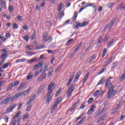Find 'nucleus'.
<instances>
[{
    "mask_svg": "<svg viewBox=\"0 0 125 125\" xmlns=\"http://www.w3.org/2000/svg\"><path fill=\"white\" fill-rule=\"evenodd\" d=\"M102 36H100L99 38V40L98 41V43H101V42H102Z\"/></svg>",
    "mask_w": 125,
    "mask_h": 125,
    "instance_id": "680f3d73",
    "label": "nucleus"
},
{
    "mask_svg": "<svg viewBox=\"0 0 125 125\" xmlns=\"http://www.w3.org/2000/svg\"><path fill=\"white\" fill-rule=\"evenodd\" d=\"M63 2H61L58 5V10L60 12H61V10H62V6H63Z\"/></svg>",
    "mask_w": 125,
    "mask_h": 125,
    "instance_id": "7c9ffc66",
    "label": "nucleus"
},
{
    "mask_svg": "<svg viewBox=\"0 0 125 125\" xmlns=\"http://www.w3.org/2000/svg\"><path fill=\"white\" fill-rule=\"evenodd\" d=\"M102 9H103V7L101 6H99V8L97 9L98 12H101L102 11Z\"/></svg>",
    "mask_w": 125,
    "mask_h": 125,
    "instance_id": "052dcab7",
    "label": "nucleus"
},
{
    "mask_svg": "<svg viewBox=\"0 0 125 125\" xmlns=\"http://www.w3.org/2000/svg\"><path fill=\"white\" fill-rule=\"evenodd\" d=\"M89 76V73H86L83 79V83H84L85 82H86V80L88 79V77Z\"/></svg>",
    "mask_w": 125,
    "mask_h": 125,
    "instance_id": "c756f323",
    "label": "nucleus"
},
{
    "mask_svg": "<svg viewBox=\"0 0 125 125\" xmlns=\"http://www.w3.org/2000/svg\"><path fill=\"white\" fill-rule=\"evenodd\" d=\"M77 107H78V102H77L76 103H74L72 104V106L70 109V112H72V111H75L76 109H77Z\"/></svg>",
    "mask_w": 125,
    "mask_h": 125,
    "instance_id": "412c9836",
    "label": "nucleus"
},
{
    "mask_svg": "<svg viewBox=\"0 0 125 125\" xmlns=\"http://www.w3.org/2000/svg\"><path fill=\"white\" fill-rule=\"evenodd\" d=\"M0 58H1V59L5 60L6 59V55H5L3 53L1 54Z\"/></svg>",
    "mask_w": 125,
    "mask_h": 125,
    "instance_id": "5fc2aeb1",
    "label": "nucleus"
},
{
    "mask_svg": "<svg viewBox=\"0 0 125 125\" xmlns=\"http://www.w3.org/2000/svg\"><path fill=\"white\" fill-rule=\"evenodd\" d=\"M24 86H25V84L23 83L21 84L19 88V89H22V88H24Z\"/></svg>",
    "mask_w": 125,
    "mask_h": 125,
    "instance_id": "0e129e2a",
    "label": "nucleus"
},
{
    "mask_svg": "<svg viewBox=\"0 0 125 125\" xmlns=\"http://www.w3.org/2000/svg\"><path fill=\"white\" fill-rule=\"evenodd\" d=\"M17 106V103H15L11 105L6 110V112H5V114H8V113H10V112H12L14 108H16Z\"/></svg>",
    "mask_w": 125,
    "mask_h": 125,
    "instance_id": "1a4fd4ad",
    "label": "nucleus"
},
{
    "mask_svg": "<svg viewBox=\"0 0 125 125\" xmlns=\"http://www.w3.org/2000/svg\"><path fill=\"white\" fill-rule=\"evenodd\" d=\"M17 121L16 120H12L10 123V125H16Z\"/></svg>",
    "mask_w": 125,
    "mask_h": 125,
    "instance_id": "8fccbe9b",
    "label": "nucleus"
},
{
    "mask_svg": "<svg viewBox=\"0 0 125 125\" xmlns=\"http://www.w3.org/2000/svg\"><path fill=\"white\" fill-rule=\"evenodd\" d=\"M53 73V69H51V71L48 72L47 77H50V76H52V73Z\"/></svg>",
    "mask_w": 125,
    "mask_h": 125,
    "instance_id": "3c124183",
    "label": "nucleus"
},
{
    "mask_svg": "<svg viewBox=\"0 0 125 125\" xmlns=\"http://www.w3.org/2000/svg\"><path fill=\"white\" fill-rule=\"evenodd\" d=\"M84 104H85V102L83 103L82 104H81V105L80 106V109L83 110L84 108H85V105H84Z\"/></svg>",
    "mask_w": 125,
    "mask_h": 125,
    "instance_id": "4d7b16f0",
    "label": "nucleus"
},
{
    "mask_svg": "<svg viewBox=\"0 0 125 125\" xmlns=\"http://www.w3.org/2000/svg\"><path fill=\"white\" fill-rule=\"evenodd\" d=\"M45 79H46V73H43L38 78V81L41 82L42 80H45Z\"/></svg>",
    "mask_w": 125,
    "mask_h": 125,
    "instance_id": "2eb2a0df",
    "label": "nucleus"
},
{
    "mask_svg": "<svg viewBox=\"0 0 125 125\" xmlns=\"http://www.w3.org/2000/svg\"><path fill=\"white\" fill-rule=\"evenodd\" d=\"M31 89H33V88L32 87H30L27 90L23 91L21 94L20 93L16 94L14 96H13L12 98H11V101H14L15 99H17V98L22 96V95H27V94L29 93V91H30Z\"/></svg>",
    "mask_w": 125,
    "mask_h": 125,
    "instance_id": "f03ea898",
    "label": "nucleus"
},
{
    "mask_svg": "<svg viewBox=\"0 0 125 125\" xmlns=\"http://www.w3.org/2000/svg\"><path fill=\"white\" fill-rule=\"evenodd\" d=\"M73 41H74V39L68 40L67 42H66L65 45H69L71 43V42H73Z\"/></svg>",
    "mask_w": 125,
    "mask_h": 125,
    "instance_id": "a19ab883",
    "label": "nucleus"
},
{
    "mask_svg": "<svg viewBox=\"0 0 125 125\" xmlns=\"http://www.w3.org/2000/svg\"><path fill=\"white\" fill-rule=\"evenodd\" d=\"M82 43H83V42H81L79 45H77L76 48L74 50L75 52H77V51H78V50L80 49V47H81V46H82Z\"/></svg>",
    "mask_w": 125,
    "mask_h": 125,
    "instance_id": "c9c22d12",
    "label": "nucleus"
},
{
    "mask_svg": "<svg viewBox=\"0 0 125 125\" xmlns=\"http://www.w3.org/2000/svg\"><path fill=\"white\" fill-rule=\"evenodd\" d=\"M115 22H116V20H112L109 24L113 27V26H114V24H115Z\"/></svg>",
    "mask_w": 125,
    "mask_h": 125,
    "instance_id": "de8ad7c7",
    "label": "nucleus"
},
{
    "mask_svg": "<svg viewBox=\"0 0 125 125\" xmlns=\"http://www.w3.org/2000/svg\"><path fill=\"white\" fill-rule=\"evenodd\" d=\"M105 70H106V68H104L102 69L99 72L98 75H101V74H102V73H104V72H105Z\"/></svg>",
    "mask_w": 125,
    "mask_h": 125,
    "instance_id": "864d4df0",
    "label": "nucleus"
},
{
    "mask_svg": "<svg viewBox=\"0 0 125 125\" xmlns=\"http://www.w3.org/2000/svg\"><path fill=\"white\" fill-rule=\"evenodd\" d=\"M23 104H24L23 103H21L20 104H19L17 109L20 110V109H21V107L23 106Z\"/></svg>",
    "mask_w": 125,
    "mask_h": 125,
    "instance_id": "6e6d98bb",
    "label": "nucleus"
},
{
    "mask_svg": "<svg viewBox=\"0 0 125 125\" xmlns=\"http://www.w3.org/2000/svg\"><path fill=\"white\" fill-rule=\"evenodd\" d=\"M1 6L2 8H6V4H5V3L3 2L1 3Z\"/></svg>",
    "mask_w": 125,
    "mask_h": 125,
    "instance_id": "e2e57ef3",
    "label": "nucleus"
},
{
    "mask_svg": "<svg viewBox=\"0 0 125 125\" xmlns=\"http://www.w3.org/2000/svg\"><path fill=\"white\" fill-rule=\"evenodd\" d=\"M47 39H48L47 35L43 34L42 36V42H43L44 43H45V42H47Z\"/></svg>",
    "mask_w": 125,
    "mask_h": 125,
    "instance_id": "b1692460",
    "label": "nucleus"
},
{
    "mask_svg": "<svg viewBox=\"0 0 125 125\" xmlns=\"http://www.w3.org/2000/svg\"><path fill=\"white\" fill-rule=\"evenodd\" d=\"M46 46L45 44H42L41 46L37 47L36 49H42V48H45Z\"/></svg>",
    "mask_w": 125,
    "mask_h": 125,
    "instance_id": "ea45409f",
    "label": "nucleus"
},
{
    "mask_svg": "<svg viewBox=\"0 0 125 125\" xmlns=\"http://www.w3.org/2000/svg\"><path fill=\"white\" fill-rule=\"evenodd\" d=\"M11 101V97H9L4 99L0 103V105H8V103H9V101Z\"/></svg>",
    "mask_w": 125,
    "mask_h": 125,
    "instance_id": "9b49d317",
    "label": "nucleus"
},
{
    "mask_svg": "<svg viewBox=\"0 0 125 125\" xmlns=\"http://www.w3.org/2000/svg\"><path fill=\"white\" fill-rule=\"evenodd\" d=\"M9 65V63L8 62H7L5 63L3 66H2V69L4 70V69H6L8 67V65Z\"/></svg>",
    "mask_w": 125,
    "mask_h": 125,
    "instance_id": "37998d69",
    "label": "nucleus"
},
{
    "mask_svg": "<svg viewBox=\"0 0 125 125\" xmlns=\"http://www.w3.org/2000/svg\"><path fill=\"white\" fill-rule=\"evenodd\" d=\"M116 66H118V62H117L112 63L111 69H114V68H115Z\"/></svg>",
    "mask_w": 125,
    "mask_h": 125,
    "instance_id": "09e8293b",
    "label": "nucleus"
},
{
    "mask_svg": "<svg viewBox=\"0 0 125 125\" xmlns=\"http://www.w3.org/2000/svg\"><path fill=\"white\" fill-rule=\"evenodd\" d=\"M111 84L109 85V88H107L108 90L106 95V98L111 99L112 97H114L117 94V90L115 89V86H111Z\"/></svg>",
    "mask_w": 125,
    "mask_h": 125,
    "instance_id": "f257e3e1",
    "label": "nucleus"
},
{
    "mask_svg": "<svg viewBox=\"0 0 125 125\" xmlns=\"http://www.w3.org/2000/svg\"><path fill=\"white\" fill-rule=\"evenodd\" d=\"M104 81H105V77H103L101 78L99 82L98 83L97 86H98V85H100V84H104L103 82H104Z\"/></svg>",
    "mask_w": 125,
    "mask_h": 125,
    "instance_id": "cd10ccee",
    "label": "nucleus"
},
{
    "mask_svg": "<svg viewBox=\"0 0 125 125\" xmlns=\"http://www.w3.org/2000/svg\"><path fill=\"white\" fill-rule=\"evenodd\" d=\"M34 78V75L32 72H30L28 75L27 76L26 80L27 81H30V80H32Z\"/></svg>",
    "mask_w": 125,
    "mask_h": 125,
    "instance_id": "393cba45",
    "label": "nucleus"
},
{
    "mask_svg": "<svg viewBox=\"0 0 125 125\" xmlns=\"http://www.w3.org/2000/svg\"><path fill=\"white\" fill-rule=\"evenodd\" d=\"M85 119H86V117L84 116L82 119L79 122H78L77 125H81L84 121H85Z\"/></svg>",
    "mask_w": 125,
    "mask_h": 125,
    "instance_id": "2f4dec72",
    "label": "nucleus"
},
{
    "mask_svg": "<svg viewBox=\"0 0 125 125\" xmlns=\"http://www.w3.org/2000/svg\"><path fill=\"white\" fill-rule=\"evenodd\" d=\"M41 66H42V63L39 62L33 66V70L37 71V70H39V69H40V67H41Z\"/></svg>",
    "mask_w": 125,
    "mask_h": 125,
    "instance_id": "dca6fc26",
    "label": "nucleus"
},
{
    "mask_svg": "<svg viewBox=\"0 0 125 125\" xmlns=\"http://www.w3.org/2000/svg\"><path fill=\"white\" fill-rule=\"evenodd\" d=\"M44 88H45V85H42L40 87L39 91H42V90H44Z\"/></svg>",
    "mask_w": 125,
    "mask_h": 125,
    "instance_id": "c03bdc74",
    "label": "nucleus"
},
{
    "mask_svg": "<svg viewBox=\"0 0 125 125\" xmlns=\"http://www.w3.org/2000/svg\"><path fill=\"white\" fill-rule=\"evenodd\" d=\"M62 102V98L60 97L57 99L56 102H55V104L54 105H53L51 109V113L52 114L57 109V106H58V104L59 103H61Z\"/></svg>",
    "mask_w": 125,
    "mask_h": 125,
    "instance_id": "20e7f679",
    "label": "nucleus"
},
{
    "mask_svg": "<svg viewBox=\"0 0 125 125\" xmlns=\"http://www.w3.org/2000/svg\"><path fill=\"white\" fill-rule=\"evenodd\" d=\"M82 75V73H81V71H78L76 74V76L74 80V83H76L79 80V78H80V76Z\"/></svg>",
    "mask_w": 125,
    "mask_h": 125,
    "instance_id": "a211bd4d",
    "label": "nucleus"
},
{
    "mask_svg": "<svg viewBox=\"0 0 125 125\" xmlns=\"http://www.w3.org/2000/svg\"><path fill=\"white\" fill-rule=\"evenodd\" d=\"M112 60H113V58L110 57V58H108L104 62V64L103 67H106V66H107V65H109V64H110V63H112Z\"/></svg>",
    "mask_w": 125,
    "mask_h": 125,
    "instance_id": "4468645a",
    "label": "nucleus"
},
{
    "mask_svg": "<svg viewBox=\"0 0 125 125\" xmlns=\"http://www.w3.org/2000/svg\"><path fill=\"white\" fill-rule=\"evenodd\" d=\"M109 38H110V36H109L108 35L105 36V37L104 38V42H107L108 40H109Z\"/></svg>",
    "mask_w": 125,
    "mask_h": 125,
    "instance_id": "603ef678",
    "label": "nucleus"
},
{
    "mask_svg": "<svg viewBox=\"0 0 125 125\" xmlns=\"http://www.w3.org/2000/svg\"><path fill=\"white\" fill-rule=\"evenodd\" d=\"M8 9L10 12H12V10L14 9V7L12 5H9Z\"/></svg>",
    "mask_w": 125,
    "mask_h": 125,
    "instance_id": "a18cd8bd",
    "label": "nucleus"
},
{
    "mask_svg": "<svg viewBox=\"0 0 125 125\" xmlns=\"http://www.w3.org/2000/svg\"><path fill=\"white\" fill-rule=\"evenodd\" d=\"M58 16L59 19H62V18L64 16V12H63V11L60 12Z\"/></svg>",
    "mask_w": 125,
    "mask_h": 125,
    "instance_id": "72a5a7b5",
    "label": "nucleus"
},
{
    "mask_svg": "<svg viewBox=\"0 0 125 125\" xmlns=\"http://www.w3.org/2000/svg\"><path fill=\"white\" fill-rule=\"evenodd\" d=\"M34 99L35 98L29 99L26 102V105H27L26 109H25V111H26V112H28V111H30V110L32 109V105L31 104V102H32V101H34Z\"/></svg>",
    "mask_w": 125,
    "mask_h": 125,
    "instance_id": "0eeeda50",
    "label": "nucleus"
},
{
    "mask_svg": "<svg viewBox=\"0 0 125 125\" xmlns=\"http://www.w3.org/2000/svg\"><path fill=\"white\" fill-rule=\"evenodd\" d=\"M88 24V22L87 21H84L83 23H78L76 24H75V27L74 29H78L79 27H84V26H87V25Z\"/></svg>",
    "mask_w": 125,
    "mask_h": 125,
    "instance_id": "9d476101",
    "label": "nucleus"
},
{
    "mask_svg": "<svg viewBox=\"0 0 125 125\" xmlns=\"http://www.w3.org/2000/svg\"><path fill=\"white\" fill-rule=\"evenodd\" d=\"M93 102V98H91L89 99V100L87 101L88 103H92Z\"/></svg>",
    "mask_w": 125,
    "mask_h": 125,
    "instance_id": "69168bd1",
    "label": "nucleus"
},
{
    "mask_svg": "<svg viewBox=\"0 0 125 125\" xmlns=\"http://www.w3.org/2000/svg\"><path fill=\"white\" fill-rule=\"evenodd\" d=\"M115 3L114 2H110L107 4V8H112Z\"/></svg>",
    "mask_w": 125,
    "mask_h": 125,
    "instance_id": "bb28decb",
    "label": "nucleus"
},
{
    "mask_svg": "<svg viewBox=\"0 0 125 125\" xmlns=\"http://www.w3.org/2000/svg\"><path fill=\"white\" fill-rule=\"evenodd\" d=\"M121 108V105L120 104L117 105L116 107L112 110V113L113 114H116L118 112V110Z\"/></svg>",
    "mask_w": 125,
    "mask_h": 125,
    "instance_id": "4be33fe9",
    "label": "nucleus"
},
{
    "mask_svg": "<svg viewBox=\"0 0 125 125\" xmlns=\"http://www.w3.org/2000/svg\"><path fill=\"white\" fill-rule=\"evenodd\" d=\"M95 105L94 104L92 105L91 109H89L87 112L88 116H89L93 112H94V109H95Z\"/></svg>",
    "mask_w": 125,
    "mask_h": 125,
    "instance_id": "6ab92c4d",
    "label": "nucleus"
},
{
    "mask_svg": "<svg viewBox=\"0 0 125 125\" xmlns=\"http://www.w3.org/2000/svg\"><path fill=\"white\" fill-rule=\"evenodd\" d=\"M86 5L84 7H81L79 10L80 13L84 9V8H86V7H89L91 6L93 9V13H96V11H97V7L96 6V4L95 3H87Z\"/></svg>",
    "mask_w": 125,
    "mask_h": 125,
    "instance_id": "7ed1b4c3",
    "label": "nucleus"
},
{
    "mask_svg": "<svg viewBox=\"0 0 125 125\" xmlns=\"http://www.w3.org/2000/svg\"><path fill=\"white\" fill-rule=\"evenodd\" d=\"M73 79H74V75H72L69 77V79L66 86H69L70 84H71V83H72Z\"/></svg>",
    "mask_w": 125,
    "mask_h": 125,
    "instance_id": "5701e85b",
    "label": "nucleus"
},
{
    "mask_svg": "<svg viewBox=\"0 0 125 125\" xmlns=\"http://www.w3.org/2000/svg\"><path fill=\"white\" fill-rule=\"evenodd\" d=\"M75 90V86L74 85H71L68 88V90L66 91V96L68 98H70L71 96H72V94L73 92Z\"/></svg>",
    "mask_w": 125,
    "mask_h": 125,
    "instance_id": "39448f33",
    "label": "nucleus"
},
{
    "mask_svg": "<svg viewBox=\"0 0 125 125\" xmlns=\"http://www.w3.org/2000/svg\"><path fill=\"white\" fill-rule=\"evenodd\" d=\"M4 120L5 123H7V122H9V117H8V116H5L4 117Z\"/></svg>",
    "mask_w": 125,
    "mask_h": 125,
    "instance_id": "49530a36",
    "label": "nucleus"
},
{
    "mask_svg": "<svg viewBox=\"0 0 125 125\" xmlns=\"http://www.w3.org/2000/svg\"><path fill=\"white\" fill-rule=\"evenodd\" d=\"M103 94H104V91L101 90V89H99L94 93V96L95 97H97L98 95H103Z\"/></svg>",
    "mask_w": 125,
    "mask_h": 125,
    "instance_id": "ddd939ff",
    "label": "nucleus"
},
{
    "mask_svg": "<svg viewBox=\"0 0 125 125\" xmlns=\"http://www.w3.org/2000/svg\"><path fill=\"white\" fill-rule=\"evenodd\" d=\"M47 52L49 54H52L53 52H54V51L53 50H47Z\"/></svg>",
    "mask_w": 125,
    "mask_h": 125,
    "instance_id": "774afa93",
    "label": "nucleus"
},
{
    "mask_svg": "<svg viewBox=\"0 0 125 125\" xmlns=\"http://www.w3.org/2000/svg\"><path fill=\"white\" fill-rule=\"evenodd\" d=\"M36 31L34 30L33 32V34L30 36L31 40H35V39H36Z\"/></svg>",
    "mask_w": 125,
    "mask_h": 125,
    "instance_id": "f704fd0d",
    "label": "nucleus"
},
{
    "mask_svg": "<svg viewBox=\"0 0 125 125\" xmlns=\"http://www.w3.org/2000/svg\"><path fill=\"white\" fill-rule=\"evenodd\" d=\"M117 10H119V9H121V10H125V5L124 3H121L118 5V6L116 8Z\"/></svg>",
    "mask_w": 125,
    "mask_h": 125,
    "instance_id": "aec40b11",
    "label": "nucleus"
},
{
    "mask_svg": "<svg viewBox=\"0 0 125 125\" xmlns=\"http://www.w3.org/2000/svg\"><path fill=\"white\" fill-rule=\"evenodd\" d=\"M54 84H55L54 82H52L48 85V92L47 93V94L46 95V96H47V97L50 96V95H51V94H52V90H51V89L53 87V86L54 85Z\"/></svg>",
    "mask_w": 125,
    "mask_h": 125,
    "instance_id": "423d86ee",
    "label": "nucleus"
},
{
    "mask_svg": "<svg viewBox=\"0 0 125 125\" xmlns=\"http://www.w3.org/2000/svg\"><path fill=\"white\" fill-rule=\"evenodd\" d=\"M47 42H48L50 43L51 42H52V37H49L47 39Z\"/></svg>",
    "mask_w": 125,
    "mask_h": 125,
    "instance_id": "338daca9",
    "label": "nucleus"
},
{
    "mask_svg": "<svg viewBox=\"0 0 125 125\" xmlns=\"http://www.w3.org/2000/svg\"><path fill=\"white\" fill-rule=\"evenodd\" d=\"M111 80H112V77H110L109 78H108L107 80V81H106L105 83V87H107V88H109V87H110V85H111V87H113L114 86L113 85V84H112V83H111Z\"/></svg>",
    "mask_w": 125,
    "mask_h": 125,
    "instance_id": "f8f14e48",
    "label": "nucleus"
},
{
    "mask_svg": "<svg viewBox=\"0 0 125 125\" xmlns=\"http://www.w3.org/2000/svg\"><path fill=\"white\" fill-rule=\"evenodd\" d=\"M36 60H37L36 59L33 58L29 60H26V61H27V63H28L29 64H30L31 63H33V62H35V61H36Z\"/></svg>",
    "mask_w": 125,
    "mask_h": 125,
    "instance_id": "58836bf2",
    "label": "nucleus"
},
{
    "mask_svg": "<svg viewBox=\"0 0 125 125\" xmlns=\"http://www.w3.org/2000/svg\"><path fill=\"white\" fill-rule=\"evenodd\" d=\"M13 28L15 29H18V25L16 23H14L13 25Z\"/></svg>",
    "mask_w": 125,
    "mask_h": 125,
    "instance_id": "bf43d9fd",
    "label": "nucleus"
},
{
    "mask_svg": "<svg viewBox=\"0 0 125 125\" xmlns=\"http://www.w3.org/2000/svg\"><path fill=\"white\" fill-rule=\"evenodd\" d=\"M48 67V65L46 63H45L44 64V66L41 68V69L40 70V73L42 72L44 73V72L46 71V69H47Z\"/></svg>",
    "mask_w": 125,
    "mask_h": 125,
    "instance_id": "f3484780",
    "label": "nucleus"
},
{
    "mask_svg": "<svg viewBox=\"0 0 125 125\" xmlns=\"http://www.w3.org/2000/svg\"><path fill=\"white\" fill-rule=\"evenodd\" d=\"M77 17H78V13L77 12H75L74 16L71 18L72 21H75L76 19H77Z\"/></svg>",
    "mask_w": 125,
    "mask_h": 125,
    "instance_id": "473e14b6",
    "label": "nucleus"
},
{
    "mask_svg": "<svg viewBox=\"0 0 125 125\" xmlns=\"http://www.w3.org/2000/svg\"><path fill=\"white\" fill-rule=\"evenodd\" d=\"M20 83V82L19 81H15L13 83H12L11 84H10L9 86H8L7 88L6 91H9V90H11V89H12V87L13 86H16V85H18Z\"/></svg>",
    "mask_w": 125,
    "mask_h": 125,
    "instance_id": "6e6552de",
    "label": "nucleus"
},
{
    "mask_svg": "<svg viewBox=\"0 0 125 125\" xmlns=\"http://www.w3.org/2000/svg\"><path fill=\"white\" fill-rule=\"evenodd\" d=\"M52 97L53 96H51L47 98V100L46 101V105H48L49 104V102H50V100H51V98H52Z\"/></svg>",
    "mask_w": 125,
    "mask_h": 125,
    "instance_id": "4c0bfd02",
    "label": "nucleus"
},
{
    "mask_svg": "<svg viewBox=\"0 0 125 125\" xmlns=\"http://www.w3.org/2000/svg\"><path fill=\"white\" fill-rule=\"evenodd\" d=\"M29 117H30V115H29V114L26 113L25 115H24L23 116L22 120H27V119H29Z\"/></svg>",
    "mask_w": 125,
    "mask_h": 125,
    "instance_id": "79ce46f5",
    "label": "nucleus"
},
{
    "mask_svg": "<svg viewBox=\"0 0 125 125\" xmlns=\"http://www.w3.org/2000/svg\"><path fill=\"white\" fill-rule=\"evenodd\" d=\"M125 74L122 75V76H121V77L120 78V80L124 81V80H125Z\"/></svg>",
    "mask_w": 125,
    "mask_h": 125,
    "instance_id": "13d9d810",
    "label": "nucleus"
},
{
    "mask_svg": "<svg viewBox=\"0 0 125 125\" xmlns=\"http://www.w3.org/2000/svg\"><path fill=\"white\" fill-rule=\"evenodd\" d=\"M114 39H112L111 40V42H109L107 43V44H106L107 47H108V48L111 47V46H112L113 45V44H114Z\"/></svg>",
    "mask_w": 125,
    "mask_h": 125,
    "instance_id": "a878e982",
    "label": "nucleus"
},
{
    "mask_svg": "<svg viewBox=\"0 0 125 125\" xmlns=\"http://www.w3.org/2000/svg\"><path fill=\"white\" fill-rule=\"evenodd\" d=\"M106 54H107V49L104 48V50L103 51L102 58H104V57H105V55H106Z\"/></svg>",
    "mask_w": 125,
    "mask_h": 125,
    "instance_id": "e433bc0d",
    "label": "nucleus"
},
{
    "mask_svg": "<svg viewBox=\"0 0 125 125\" xmlns=\"http://www.w3.org/2000/svg\"><path fill=\"white\" fill-rule=\"evenodd\" d=\"M20 114H21V111H20L19 112H18L16 114H15L12 119V121H16V118H18V117H19V115H20Z\"/></svg>",
    "mask_w": 125,
    "mask_h": 125,
    "instance_id": "c85d7f7f",
    "label": "nucleus"
}]
</instances>
